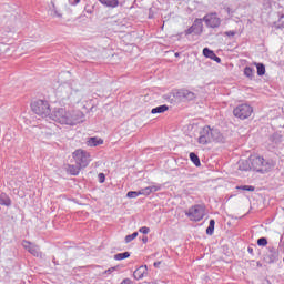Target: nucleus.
Segmentation results:
<instances>
[{
  "label": "nucleus",
  "instance_id": "obj_45",
  "mask_svg": "<svg viewBox=\"0 0 284 284\" xmlns=\"http://www.w3.org/2000/svg\"><path fill=\"white\" fill-rule=\"evenodd\" d=\"M225 11L227 12L229 17H232V14H234V11H232V9H230V7H227L225 9Z\"/></svg>",
  "mask_w": 284,
  "mask_h": 284
},
{
  "label": "nucleus",
  "instance_id": "obj_34",
  "mask_svg": "<svg viewBox=\"0 0 284 284\" xmlns=\"http://www.w3.org/2000/svg\"><path fill=\"white\" fill-rule=\"evenodd\" d=\"M84 12H87L88 14H92V12H94V7L85 6Z\"/></svg>",
  "mask_w": 284,
  "mask_h": 284
},
{
  "label": "nucleus",
  "instance_id": "obj_26",
  "mask_svg": "<svg viewBox=\"0 0 284 284\" xmlns=\"http://www.w3.org/2000/svg\"><path fill=\"white\" fill-rule=\"evenodd\" d=\"M267 263L272 264V263H276V261H278V253H270L266 256Z\"/></svg>",
  "mask_w": 284,
  "mask_h": 284
},
{
  "label": "nucleus",
  "instance_id": "obj_16",
  "mask_svg": "<svg viewBox=\"0 0 284 284\" xmlns=\"http://www.w3.org/2000/svg\"><path fill=\"white\" fill-rule=\"evenodd\" d=\"M239 170H241L242 172H248V170H252V163L250 162V158L248 160H241L239 162Z\"/></svg>",
  "mask_w": 284,
  "mask_h": 284
},
{
  "label": "nucleus",
  "instance_id": "obj_42",
  "mask_svg": "<svg viewBox=\"0 0 284 284\" xmlns=\"http://www.w3.org/2000/svg\"><path fill=\"white\" fill-rule=\"evenodd\" d=\"M270 254H278L274 246L268 247Z\"/></svg>",
  "mask_w": 284,
  "mask_h": 284
},
{
  "label": "nucleus",
  "instance_id": "obj_5",
  "mask_svg": "<svg viewBox=\"0 0 284 284\" xmlns=\"http://www.w3.org/2000/svg\"><path fill=\"white\" fill-rule=\"evenodd\" d=\"M72 155L77 165H80V168H88V165H90V153L87 151L78 149Z\"/></svg>",
  "mask_w": 284,
  "mask_h": 284
},
{
  "label": "nucleus",
  "instance_id": "obj_33",
  "mask_svg": "<svg viewBox=\"0 0 284 284\" xmlns=\"http://www.w3.org/2000/svg\"><path fill=\"white\" fill-rule=\"evenodd\" d=\"M139 232H141V234H150V227L142 226L139 229Z\"/></svg>",
  "mask_w": 284,
  "mask_h": 284
},
{
  "label": "nucleus",
  "instance_id": "obj_51",
  "mask_svg": "<svg viewBox=\"0 0 284 284\" xmlns=\"http://www.w3.org/2000/svg\"><path fill=\"white\" fill-rule=\"evenodd\" d=\"M257 267H262V264H261V262H257Z\"/></svg>",
  "mask_w": 284,
  "mask_h": 284
},
{
  "label": "nucleus",
  "instance_id": "obj_36",
  "mask_svg": "<svg viewBox=\"0 0 284 284\" xmlns=\"http://www.w3.org/2000/svg\"><path fill=\"white\" fill-rule=\"evenodd\" d=\"M119 270V266L110 267L109 270L104 271V274H112V272H116Z\"/></svg>",
  "mask_w": 284,
  "mask_h": 284
},
{
  "label": "nucleus",
  "instance_id": "obj_8",
  "mask_svg": "<svg viewBox=\"0 0 284 284\" xmlns=\"http://www.w3.org/2000/svg\"><path fill=\"white\" fill-rule=\"evenodd\" d=\"M184 34H203V19L196 18L193 24L184 31Z\"/></svg>",
  "mask_w": 284,
  "mask_h": 284
},
{
  "label": "nucleus",
  "instance_id": "obj_10",
  "mask_svg": "<svg viewBox=\"0 0 284 284\" xmlns=\"http://www.w3.org/2000/svg\"><path fill=\"white\" fill-rule=\"evenodd\" d=\"M275 165L276 162H274V160H264L262 158V162L257 172L261 174H267V172H272V170H274Z\"/></svg>",
  "mask_w": 284,
  "mask_h": 284
},
{
  "label": "nucleus",
  "instance_id": "obj_24",
  "mask_svg": "<svg viewBox=\"0 0 284 284\" xmlns=\"http://www.w3.org/2000/svg\"><path fill=\"white\" fill-rule=\"evenodd\" d=\"M214 225H216V221L210 220L209 226L206 229L207 236H212V234H214Z\"/></svg>",
  "mask_w": 284,
  "mask_h": 284
},
{
  "label": "nucleus",
  "instance_id": "obj_37",
  "mask_svg": "<svg viewBox=\"0 0 284 284\" xmlns=\"http://www.w3.org/2000/svg\"><path fill=\"white\" fill-rule=\"evenodd\" d=\"M53 12H54V17H58L59 19H61V17H63V14L61 12H59V10H57V7H54V4H53Z\"/></svg>",
  "mask_w": 284,
  "mask_h": 284
},
{
  "label": "nucleus",
  "instance_id": "obj_2",
  "mask_svg": "<svg viewBox=\"0 0 284 284\" xmlns=\"http://www.w3.org/2000/svg\"><path fill=\"white\" fill-rule=\"evenodd\" d=\"M31 110L34 112V114H38V116H50V103L45 100H38L31 103Z\"/></svg>",
  "mask_w": 284,
  "mask_h": 284
},
{
  "label": "nucleus",
  "instance_id": "obj_15",
  "mask_svg": "<svg viewBox=\"0 0 284 284\" xmlns=\"http://www.w3.org/2000/svg\"><path fill=\"white\" fill-rule=\"evenodd\" d=\"M216 141V143H223L224 138L223 134H221V131L217 129H211V142Z\"/></svg>",
  "mask_w": 284,
  "mask_h": 284
},
{
  "label": "nucleus",
  "instance_id": "obj_47",
  "mask_svg": "<svg viewBox=\"0 0 284 284\" xmlns=\"http://www.w3.org/2000/svg\"><path fill=\"white\" fill-rule=\"evenodd\" d=\"M52 263L55 264V265H59V261H57V257L52 258Z\"/></svg>",
  "mask_w": 284,
  "mask_h": 284
},
{
  "label": "nucleus",
  "instance_id": "obj_12",
  "mask_svg": "<svg viewBox=\"0 0 284 284\" xmlns=\"http://www.w3.org/2000/svg\"><path fill=\"white\" fill-rule=\"evenodd\" d=\"M251 169L255 172H258L261 169V163L263 162V156L261 155H251L250 158Z\"/></svg>",
  "mask_w": 284,
  "mask_h": 284
},
{
  "label": "nucleus",
  "instance_id": "obj_19",
  "mask_svg": "<svg viewBox=\"0 0 284 284\" xmlns=\"http://www.w3.org/2000/svg\"><path fill=\"white\" fill-rule=\"evenodd\" d=\"M82 168L83 166H81L79 164L78 165L71 164L68 166V172H70V174H72L73 176H77L81 172Z\"/></svg>",
  "mask_w": 284,
  "mask_h": 284
},
{
  "label": "nucleus",
  "instance_id": "obj_49",
  "mask_svg": "<svg viewBox=\"0 0 284 284\" xmlns=\"http://www.w3.org/2000/svg\"><path fill=\"white\" fill-rule=\"evenodd\" d=\"M142 243H148V236L142 237Z\"/></svg>",
  "mask_w": 284,
  "mask_h": 284
},
{
  "label": "nucleus",
  "instance_id": "obj_30",
  "mask_svg": "<svg viewBox=\"0 0 284 284\" xmlns=\"http://www.w3.org/2000/svg\"><path fill=\"white\" fill-rule=\"evenodd\" d=\"M126 196L128 199H136V196H141V191H129Z\"/></svg>",
  "mask_w": 284,
  "mask_h": 284
},
{
  "label": "nucleus",
  "instance_id": "obj_50",
  "mask_svg": "<svg viewBox=\"0 0 284 284\" xmlns=\"http://www.w3.org/2000/svg\"><path fill=\"white\" fill-rule=\"evenodd\" d=\"M282 19H284V13L280 14L278 21L281 22Z\"/></svg>",
  "mask_w": 284,
  "mask_h": 284
},
{
  "label": "nucleus",
  "instance_id": "obj_18",
  "mask_svg": "<svg viewBox=\"0 0 284 284\" xmlns=\"http://www.w3.org/2000/svg\"><path fill=\"white\" fill-rule=\"evenodd\" d=\"M105 8H119V0H99Z\"/></svg>",
  "mask_w": 284,
  "mask_h": 284
},
{
  "label": "nucleus",
  "instance_id": "obj_46",
  "mask_svg": "<svg viewBox=\"0 0 284 284\" xmlns=\"http://www.w3.org/2000/svg\"><path fill=\"white\" fill-rule=\"evenodd\" d=\"M280 247H282V251L284 253V242H283V239H281V241H280Z\"/></svg>",
  "mask_w": 284,
  "mask_h": 284
},
{
  "label": "nucleus",
  "instance_id": "obj_29",
  "mask_svg": "<svg viewBox=\"0 0 284 284\" xmlns=\"http://www.w3.org/2000/svg\"><path fill=\"white\" fill-rule=\"evenodd\" d=\"M136 236H139V232H134L130 235H126L124 241H125V243H132V241H134V239H136Z\"/></svg>",
  "mask_w": 284,
  "mask_h": 284
},
{
  "label": "nucleus",
  "instance_id": "obj_17",
  "mask_svg": "<svg viewBox=\"0 0 284 284\" xmlns=\"http://www.w3.org/2000/svg\"><path fill=\"white\" fill-rule=\"evenodd\" d=\"M168 110H170V106H168L166 104H162L156 108H153L151 110V114H163V112H168Z\"/></svg>",
  "mask_w": 284,
  "mask_h": 284
},
{
  "label": "nucleus",
  "instance_id": "obj_11",
  "mask_svg": "<svg viewBox=\"0 0 284 284\" xmlns=\"http://www.w3.org/2000/svg\"><path fill=\"white\" fill-rule=\"evenodd\" d=\"M178 97H180V99H184V101H194L196 99V93L187 89H181L178 91Z\"/></svg>",
  "mask_w": 284,
  "mask_h": 284
},
{
  "label": "nucleus",
  "instance_id": "obj_7",
  "mask_svg": "<svg viewBox=\"0 0 284 284\" xmlns=\"http://www.w3.org/2000/svg\"><path fill=\"white\" fill-rule=\"evenodd\" d=\"M22 247H24L29 254H32V256H36L37 258H43V253L41 252L39 245L33 244L28 240H23Z\"/></svg>",
  "mask_w": 284,
  "mask_h": 284
},
{
  "label": "nucleus",
  "instance_id": "obj_20",
  "mask_svg": "<svg viewBox=\"0 0 284 284\" xmlns=\"http://www.w3.org/2000/svg\"><path fill=\"white\" fill-rule=\"evenodd\" d=\"M90 148H97V145H103V140L99 138H90L88 141Z\"/></svg>",
  "mask_w": 284,
  "mask_h": 284
},
{
  "label": "nucleus",
  "instance_id": "obj_1",
  "mask_svg": "<svg viewBox=\"0 0 284 284\" xmlns=\"http://www.w3.org/2000/svg\"><path fill=\"white\" fill-rule=\"evenodd\" d=\"M51 119L55 123H61V125H78V123H83V112H68L65 109L60 108L51 113Z\"/></svg>",
  "mask_w": 284,
  "mask_h": 284
},
{
  "label": "nucleus",
  "instance_id": "obj_39",
  "mask_svg": "<svg viewBox=\"0 0 284 284\" xmlns=\"http://www.w3.org/2000/svg\"><path fill=\"white\" fill-rule=\"evenodd\" d=\"M150 187V190H151V194L153 193V192H159V190H161V185H152V186H149Z\"/></svg>",
  "mask_w": 284,
  "mask_h": 284
},
{
  "label": "nucleus",
  "instance_id": "obj_14",
  "mask_svg": "<svg viewBox=\"0 0 284 284\" xmlns=\"http://www.w3.org/2000/svg\"><path fill=\"white\" fill-rule=\"evenodd\" d=\"M145 274H148V266L142 265L133 272V277L135 281H141Z\"/></svg>",
  "mask_w": 284,
  "mask_h": 284
},
{
  "label": "nucleus",
  "instance_id": "obj_28",
  "mask_svg": "<svg viewBox=\"0 0 284 284\" xmlns=\"http://www.w3.org/2000/svg\"><path fill=\"white\" fill-rule=\"evenodd\" d=\"M244 74L248 79H252L254 77V69H252V67H245Z\"/></svg>",
  "mask_w": 284,
  "mask_h": 284
},
{
  "label": "nucleus",
  "instance_id": "obj_21",
  "mask_svg": "<svg viewBox=\"0 0 284 284\" xmlns=\"http://www.w3.org/2000/svg\"><path fill=\"white\" fill-rule=\"evenodd\" d=\"M189 156L195 168H201V159L199 158V155L196 153L191 152Z\"/></svg>",
  "mask_w": 284,
  "mask_h": 284
},
{
  "label": "nucleus",
  "instance_id": "obj_32",
  "mask_svg": "<svg viewBox=\"0 0 284 284\" xmlns=\"http://www.w3.org/2000/svg\"><path fill=\"white\" fill-rule=\"evenodd\" d=\"M257 245H258L260 247H265V245H267V239H266V237H260V239L257 240Z\"/></svg>",
  "mask_w": 284,
  "mask_h": 284
},
{
  "label": "nucleus",
  "instance_id": "obj_43",
  "mask_svg": "<svg viewBox=\"0 0 284 284\" xmlns=\"http://www.w3.org/2000/svg\"><path fill=\"white\" fill-rule=\"evenodd\" d=\"M247 252H248V254H251L252 256H254V247H253V246H248V247H247Z\"/></svg>",
  "mask_w": 284,
  "mask_h": 284
},
{
  "label": "nucleus",
  "instance_id": "obj_13",
  "mask_svg": "<svg viewBox=\"0 0 284 284\" xmlns=\"http://www.w3.org/2000/svg\"><path fill=\"white\" fill-rule=\"evenodd\" d=\"M203 54L206 57V59H211L212 61H215L216 63H221V58L214 53V51L210 50V48L203 49Z\"/></svg>",
  "mask_w": 284,
  "mask_h": 284
},
{
  "label": "nucleus",
  "instance_id": "obj_23",
  "mask_svg": "<svg viewBox=\"0 0 284 284\" xmlns=\"http://www.w3.org/2000/svg\"><path fill=\"white\" fill-rule=\"evenodd\" d=\"M113 258L114 261H124V258H130V252L118 253Z\"/></svg>",
  "mask_w": 284,
  "mask_h": 284
},
{
  "label": "nucleus",
  "instance_id": "obj_6",
  "mask_svg": "<svg viewBox=\"0 0 284 284\" xmlns=\"http://www.w3.org/2000/svg\"><path fill=\"white\" fill-rule=\"evenodd\" d=\"M202 21H204L206 28L216 29L221 27V18H219V14L216 12L205 14L202 18Z\"/></svg>",
  "mask_w": 284,
  "mask_h": 284
},
{
  "label": "nucleus",
  "instance_id": "obj_35",
  "mask_svg": "<svg viewBox=\"0 0 284 284\" xmlns=\"http://www.w3.org/2000/svg\"><path fill=\"white\" fill-rule=\"evenodd\" d=\"M98 179H99V183H105V174L104 173H99Z\"/></svg>",
  "mask_w": 284,
  "mask_h": 284
},
{
  "label": "nucleus",
  "instance_id": "obj_44",
  "mask_svg": "<svg viewBox=\"0 0 284 284\" xmlns=\"http://www.w3.org/2000/svg\"><path fill=\"white\" fill-rule=\"evenodd\" d=\"M132 280L131 278H124L120 284H131Z\"/></svg>",
  "mask_w": 284,
  "mask_h": 284
},
{
  "label": "nucleus",
  "instance_id": "obj_3",
  "mask_svg": "<svg viewBox=\"0 0 284 284\" xmlns=\"http://www.w3.org/2000/svg\"><path fill=\"white\" fill-rule=\"evenodd\" d=\"M185 216H187L190 221L199 223V221H203V217L205 216V206L195 204L185 212Z\"/></svg>",
  "mask_w": 284,
  "mask_h": 284
},
{
  "label": "nucleus",
  "instance_id": "obj_4",
  "mask_svg": "<svg viewBox=\"0 0 284 284\" xmlns=\"http://www.w3.org/2000/svg\"><path fill=\"white\" fill-rule=\"evenodd\" d=\"M254 112V109L250 104H240L234 108L233 115L236 119H241V121H245V119H250Z\"/></svg>",
  "mask_w": 284,
  "mask_h": 284
},
{
  "label": "nucleus",
  "instance_id": "obj_38",
  "mask_svg": "<svg viewBox=\"0 0 284 284\" xmlns=\"http://www.w3.org/2000/svg\"><path fill=\"white\" fill-rule=\"evenodd\" d=\"M274 28L275 30H283L284 29V21H282L280 24H277L276 22L274 23Z\"/></svg>",
  "mask_w": 284,
  "mask_h": 284
},
{
  "label": "nucleus",
  "instance_id": "obj_22",
  "mask_svg": "<svg viewBox=\"0 0 284 284\" xmlns=\"http://www.w3.org/2000/svg\"><path fill=\"white\" fill-rule=\"evenodd\" d=\"M0 205H6V207H10L12 205V200H10L8 195L2 194L0 196Z\"/></svg>",
  "mask_w": 284,
  "mask_h": 284
},
{
  "label": "nucleus",
  "instance_id": "obj_48",
  "mask_svg": "<svg viewBox=\"0 0 284 284\" xmlns=\"http://www.w3.org/2000/svg\"><path fill=\"white\" fill-rule=\"evenodd\" d=\"M154 267H160L161 266V262H154Z\"/></svg>",
  "mask_w": 284,
  "mask_h": 284
},
{
  "label": "nucleus",
  "instance_id": "obj_27",
  "mask_svg": "<svg viewBox=\"0 0 284 284\" xmlns=\"http://www.w3.org/2000/svg\"><path fill=\"white\" fill-rule=\"evenodd\" d=\"M236 190H243L244 192H254L256 187L252 185H241L237 186Z\"/></svg>",
  "mask_w": 284,
  "mask_h": 284
},
{
  "label": "nucleus",
  "instance_id": "obj_25",
  "mask_svg": "<svg viewBox=\"0 0 284 284\" xmlns=\"http://www.w3.org/2000/svg\"><path fill=\"white\" fill-rule=\"evenodd\" d=\"M255 65H256V70H257V77H264V74H265V64L255 62Z\"/></svg>",
  "mask_w": 284,
  "mask_h": 284
},
{
  "label": "nucleus",
  "instance_id": "obj_31",
  "mask_svg": "<svg viewBox=\"0 0 284 284\" xmlns=\"http://www.w3.org/2000/svg\"><path fill=\"white\" fill-rule=\"evenodd\" d=\"M151 194L152 193H151L150 186H146L140 190V196H150Z\"/></svg>",
  "mask_w": 284,
  "mask_h": 284
},
{
  "label": "nucleus",
  "instance_id": "obj_9",
  "mask_svg": "<svg viewBox=\"0 0 284 284\" xmlns=\"http://www.w3.org/2000/svg\"><path fill=\"white\" fill-rule=\"evenodd\" d=\"M197 143H200L201 145H207V143H212L211 128L209 125L204 126L200 131Z\"/></svg>",
  "mask_w": 284,
  "mask_h": 284
},
{
  "label": "nucleus",
  "instance_id": "obj_40",
  "mask_svg": "<svg viewBox=\"0 0 284 284\" xmlns=\"http://www.w3.org/2000/svg\"><path fill=\"white\" fill-rule=\"evenodd\" d=\"M224 34L225 37H236V31H226Z\"/></svg>",
  "mask_w": 284,
  "mask_h": 284
},
{
  "label": "nucleus",
  "instance_id": "obj_41",
  "mask_svg": "<svg viewBox=\"0 0 284 284\" xmlns=\"http://www.w3.org/2000/svg\"><path fill=\"white\" fill-rule=\"evenodd\" d=\"M70 6H79L81 3V0H69Z\"/></svg>",
  "mask_w": 284,
  "mask_h": 284
},
{
  "label": "nucleus",
  "instance_id": "obj_52",
  "mask_svg": "<svg viewBox=\"0 0 284 284\" xmlns=\"http://www.w3.org/2000/svg\"><path fill=\"white\" fill-rule=\"evenodd\" d=\"M175 57H179V53H175Z\"/></svg>",
  "mask_w": 284,
  "mask_h": 284
}]
</instances>
